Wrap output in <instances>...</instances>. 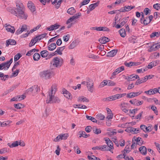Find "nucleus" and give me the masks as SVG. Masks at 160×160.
I'll list each match as a JSON object with an SVG mask.
<instances>
[{"mask_svg":"<svg viewBox=\"0 0 160 160\" xmlns=\"http://www.w3.org/2000/svg\"><path fill=\"white\" fill-rule=\"evenodd\" d=\"M86 117L87 119L92 121L93 122H97V120L94 117L91 116H89L88 115H86Z\"/></svg>","mask_w":160,"mask_h":160,"instance_id":"42","label":"nucleus"},{"mask_svg":"<svg viewBox=\"0 0 160 160\" xmlns=\"http://www.w3.org/2000/svg\"><path fill=\"white\" fill-rule=\"evenodd\" d=\"M8 11L11 14L15 15L18 18L26 19L28 16L25 14L24 9H15L11 7H9L7 9Z\"/></svg>","mask_w":160,"mask_h":160,"instance_id":"2","label":"nucleus"},{"mask_svg":"<svg viewBox=\"0 0 160 160\" xmlns=\"http://www.w3.org/2000/svg\"><path fill=\"white\" fill-rule=\"evenodd\" d=\"M39 91V87L37 85H34L27 90V92H31L33 96L35 95Z\"/></svg>","mask_w":160,"mask_h":160,"instance_id":"4","label":"nucleus"},{"mask_svg":"<svg viewBox=\"0 0 160 160\" xmlns=\"http://www.w3.org/2000/svg\"><path fill=\"white\" fill-rule=\"evenodd\" d=\"M92 130L93 132L96 134H98L101 133V132L100 129H98L96 127H93Z\"/></svg>","mask_w":160,"mask_h":160,"instance_id":"35","label":"nucleus"},{"mask_svg":"<svg viewBox=\"0 0 160 160\" xmlns=\"http://www.w3.org/2000/svg\"><path fill=\"white\" fill-rule=\"evenodd\" d=\"M89 3L87 0H84L82 2L80 6V8H81L82 6L87 4Z\"/></svg>","mask_w":160,"mask_h":160,"instance_id":"60","label":"nucleus"},{"mask_svg":"<svg viewBox=\"0 0 160 160\" xmlns=\"http://www.w3.org/2000/svg\"><path fill=\"white\" fill-rule=\"evenodd\" d=\"M108 82L107 80H104L100 83V84L98 86V88H101L104 87V86L107 85Z\"/></svg>","mask_w":160,"mask_h":160,"instance_id":"41","label":"nucleus"},{"mask_svg":"<svg viewBox=\"0 0 160 160\" xmlns=\"http://www.w3.org/2000/svg\"><path fill=\"white\" fill-rule=\"evenodd\" d=\"M92 127L91 126H88L86 127L85 128V131L87 132H91Z\"/></svg>","mask_w":160,"mask_h":160,"instance_id":"62","label":"nucleus"},{"mask_svg":"<svg viewBox=\"0 0 160 160\" xmlns=\"http://www.w3.org/2000/svg\"><path fill=\"white\" fill-rule=\"evenodd\" d=\"M99 1H98L96 3L90 4L89 6V11H91L97 7L99 4Z\"/></svg>","mask_w":160,"mask_h":160,"instance_id":"18","label":"nucleus"},{"mask_svg":"<svg viewBox=\"0 0 160 160\" xmlns=\"http://www.w3.org/2000/svg\"><path fill=\"white\" fill-rule=\"evenodd\" d=\"M81 15V14L80 12H78L75 14L72 17L73 19H78L79 17Z\"/></svg>","mask_w":160,"mask_h":160,"instance_id":"49","label":"nucleus"},{"mask_svg":"<svg viewBox=\"0 0 160 160\" xmlns=\"http://www.w3.org/2000/svg\"><path fill=\"white\" fill-rule=\"evenodd\" d=\"M16 41L14 39H9L6 41V46L8 47L10 45H14L16 44Z\"/></svg>","mask_w":160,"mask_h":160,"instance_id":"12","label":"nucleus"},{"mask_svg":"<svg viewBox=\"0 0 160 160\" xmlns=\"http://www.w3.org/2000/svg\"><path fill=\"white\" fill-rule=\"evenodd\" d=\"M16 8L14 9H25L22 3H19L18 1H17L16 2Z\"/></svg>","mask_w":160,"mask_h":160,"instance_id":"21","label":"nucleus"},{"mask_svg":"<svg viewBox=\"0 0 160 160\" xmlns=\"http://www.w3.org/2000/svg\"><path fill=\"white\" fill-rule=\"evenodd\" d=\"M126 95V93H124L122 94H118L114 95L111 96L112 97V100H115L117 99L123 97Z\"/></svg>","mask_w":160,"mask_h":160,"instance_id":"14","label":"nucleus"},{"mask_svg":"<svg viewBox=\"0 0 160 160\" xmlns=\"http://www.w3.org/2000/svg\"><path fill=\"white\" fill-rule=\"evenodd\" d=\"M22 31V32L23 31H25V30L27 29V26L26 25L24 24L23 25L21 28H20Z\"/></svg>","mask_w":160,"mask_h":160,"instance_id":"63","label":"nucleus"},{"mask_svg":"<svg viewBox=\"0 0 160 160\" xmlns=\"http://www.w3.org/2000/svg\"><path fill=\"white\" fill-rule=\"evenodd\" d=\"M78 101L79 102H89V100L86 97H84L83 96H81L78 97Z\"/></svg>","mask_w":160,"mask_h":160,"instance_id":"24","label":"nucleus"},{"mask_svg":"<svg viewBox=\"0 0 160 160\" xmlns=\"http://www.w3.org/2000/svg\"><path fill=\"white\" fill-rule=\"evenodd\" d=\"M138 100L136 99H133L132 100H130L129 101V102L132 104H133L134 105H138Z\"/></svg>","mask_w":160,"mask_h":160,"instance_id":"48","label":"nucleus"},{"mask_svg":"<svg viewBox=\"0 0 160 160\" xmlns=\"http://www.w3.org/2000/svg\"><path fill=\"white\" fill-rule=\"evenodd\" d=\"M134 97V92H131L127 94V98H132Z\"/></svg>","mask_w":160,"mask_h":160,"instance_id":"45","label":"nucleus"},{"mask_svg":"<svg viewBox=\"0 0 160 160\" xmlns=\"http://www.w3.org/2000/svg\"><path fill=\"white\" fill-rule=\"evenodd\" d=\"M6 30L7 31L10 32L12 33H13L15 31V28L13 26H11L10 24L7 25V24H5Z\"/></svg>","mask_w":160,"mask_h":160,"instance_id":"9","label":"nucleus"},{"mask_svg":"<svg viewBox=\"0 0 160 160\" xmlns=\"http://www.w3.org/2000/svg\"><path fill=\"white\" fill-rule=\"evenodd\" d=\"M149 19L148 17H146L143 19L142 21V24H143L144 25H147L148 24H149L150 22H148Z\"/></svg>","mask_w":160,"mask_h":160,"instance_id":"39","label":"nucleus"},{"mask_svg":"<svg viewBox=\"0 0 160 160\" xmlns=\"http://www.w3.org/2000/svg\"><path fill=\"white\" fill-rule=\"evenodd\" d=\"M108 147L106 145H102L101 146H96L92 148V149L93 150L96 149L99 150L103 151H110V148H107Z\"/></svg>","mask_w":160,"mask_h":160,"instance_id":"7","label":"nucleus"},{"mask_svg":"<svg viewBox=\"0 0 160 160\" xmlns=\"http://www.w3.org/2000/svg\"><path fill=\"white\" fill-rule=\"evenodd\" d=\"M160 35V32H152L150 35L151 38L154 37L155 36L157 37H159Z\"/></svg>","mask_w":160,"mask_h":160,"instance_id":"40","label":"nucleus"},{"mask_svg":"<svg viewBox=\"0 0 160 160\" xmlns=\"http://www.w3.org/2000/svg\"><path fill=\"white\" fill-rule=\"evenodd\" d=\"M6 65L5 62H3L0 64V70H2L3 69H4V70H5L6 69Z\"/></svg>","mask_w":160,"mask_h":160,"instance_id":"54","label":"nucleus"},{"mask_svg":"<svg viewBox=\"0 0 160 160\" xmlns=\"http://www.w3.org/2000/svg\"><path fill=\"white\" fill-rule=\"evenodd\" d=\"M28 7L31 11L34 12L35 11V8L34 4L31 1H29L28 4Z\"/></svg>","mask_w":160,"mask_h":160,"instance_id":"15","label":"nucleus"},{"mask_svg":"<svg viewBox=\"0 0 160 160\" xmlns=\"http://www.w3.org/2000/svg\"><path fill=\"white\" fill-rule=\"evenodd\" d=\"M8 145L11 148L16 147L18 145V141H14L11 144H10L9 143H8Z\"/></svg>","mask_w":160,"mask_h":160,"instance_id":"29","label":"nucleus"},{"mask_svg":"<svg viewBox=\"0 0 160 160\" xmlns=\"http://www.w3.org/2000/svg\"><path fill=\"white\" fill-rule=\"evenodd\" d=\"M13 58H11L9 61H7L6 62H5V63L6 65V70H8L10 66V65L12 62Z\"/></svg>","mask_w":160,"mask_h":160,"instance_id":"34","label":"nucleus"},{"mask_svg":"<svg viewBox=\"0 0 160 160\" xmlns=\"http://www.w3.org/2000/svg\"><path fill=\"white\" fill-rule=\"evenodd\" d=\"M108 147L110 149H114V148L113 147V143L112 142V141H110L107 144Z\"/></svg>","mask_w":160,"mask_h":160,"instance_id":"55","label":"nucleus"},{"mask_svg":"<svg viewBox=\"0 0 160 160\" xmlns=\"http://www.w3.org/2000/svg\"><path fill=\"white\" fill-rule=\"evenodd\" d=\"M124 70V67L123 66H122L121 67L118 68L112 73V77H113V76L116 75L118 73Z\"/></svg>","mask_w":160,"mask_h":160,"instance_id":"16","label":"nucleus"},{"mask_svg":"<svg viewBox=\"0 0 160 160\" xmlns=\"http://www.w3.org/2000/svg\"><path fill=\"white\" fill-rule=\"evenodd\" d=\"M57 46L55 43H52L48 47V50L50 51H53L56 48Z\"/></svg>","mask_w":160,"mask_h":160,"instance_id":"30","label":"nucleus"},{"mask_svg":"<svg viewBox=\"0 0 160 160\" xmlns=\"http://www.w3.org/2000/svg\"><path fill=\"white\" fill-rule=\"evenodd\" d=\"M12 122L11 121H8L2 122L0 121V126L2 127L6 126L11 123Z\"/></svg>","mask_w":160,"mask_h":160,"instance_id":"27","label":"nucleus"},{"mask_svg":"<svg viewBox=\"0 0 160 160\" xmlns=\"http://www.w3.org/2000/svg\"><path fill=\"white\" fill-rule=\"evenodd\" d=\"M63 94H64V96L68 99H71L72 98L71 94L65 89L63 90Z\"/></svg>","mask_w":160,"mask_h":160,"instance_id":"13","label":"nucleus"},{"mask_svg":"<svg viewBox=\"0 0 160 160\" xmlns=\"http://www.w3.org/2000/svg\"><path fill=\"white\" fill-rule=\"evenodd\" d=\"M134 62H130L128 63L127 62H125V65L127 67H130L133 65Z\"/></svg>","mask_w":160,"mask_h":160,"instance_id":"59","label":"nucleus"},{"mask_svg":"<svg viewBox=\"0 0 160 160\" xmlns=\"http://www.w3.org/2000/svg\"><path fill=\"white\" fill-rule=\"evenodd\" d=\"M79 134L80 135L79 138L83 137L84 138H87L90 136V134H87L85 131H82L79 132Z\"/></svg>","mask_w":160,"mask_h":160,"instance_id":"23","label":"nucleus"},{"mask_svg":"<svg viewBox=\"0 0 160 160\" xmlns=\"http://www.w3.org/2000/svg\"><path fill=\"white\" fill-rule=\"evenodd\" d=\"M54 71L51 69L43 71L40 72L39 73L40 78L46 80L51 78L52 76H54Z\"/></svg>","mask_w":160,"mask_h":160,"instance_id":"3","label":"nucleus"},{"mask_svg":"<svg viewBox=\"0 0 160 160\" xmlns=\"http://www.w3.org/2000/svg\"><path fill=\"white\" fill-rule=\"evenodd\" d=\"M54 66H55L56 67H60L62 64V62H61V60L58 57H55L53 59L52 62H51Z\"/></svg>","mask_w":160,"mask_h":160,"instance_id":"5","label":"nucleus"},{"mask_svg":"<svg viewBox=\"0 0 160 160\" xmlns=\"http://www.w3.org/2000/svg\"><path fill=\"white\" fill-rule=\"evenodd\" d=\"M151 109L154 112L155 114L158 115V111L157 110V108L155 106H152L151 107Z\"/></svg>","mask_w":160,"mask_h":160,"instance_id":"56","label":"nucleus"},{"mask_svg":"<svg viewBox=\"0 0 160 160\" xmlns=\"http://www.w3.org/2000/svg\"><path fill=\"white\" fill-rule=\"evenodd\" d=\"M158 49V47L155 44V45H153L150 47V49L148 50V51L149 52L154 51H156Z\"/></svg>","mask_w":160,"mask_h":160,"instance_id":"33","label":"nucleus"},{"mask_svg":"<svg viewBox=\"0 0 160 160\" xmlns=\"http://www.w3.org/2000/svg\"><path fill=\"white\" fill-rule=\"evenodd\" d=\"M62 0H58V1H57V3L55 5V8L56 9H58L60 7Z\"/></svg>","mask_w":160,"mask_h":160,"instance_id":"47","label":"nucleus"},{"mask_svg":"<svg viewBox=\"0 0 160 160\" xmlns=\"http://www.w3.org/2000/svg\"><path fill=\"white\" fill-rule=\"evenodd\" d=\"M51 88V90L48 92V96L46 100V103H59L61 101L60 99L58 97H54V95L57 90L56 85H53Z\"/></svg>","mask_w":160,"mask_h":160,"instance_id":"1","label":"nucleus"},{"mask_svg":"<svg viewBox=\"0 0 160 160\" xmlns=\"http://www.w3.org/2000/svg\"><path fill=\"white\" fill-rule=\"evenodd\" d=\"M77 45V42L76 41H73L69 46L68 48L71 49H72L76 47Z\"/></svg>","mask_w":160,"mask_h":160,"instance_id":"32","label":"nucleus"},{"mask_svg":"<svg viewBox=\"0 0 160 160\" xmlns=\"http://www.w3.org/2000/svg\"><path fill=\"white\" fill-rule=\"evenodd\" d=\"M40 54L42 57L45 58L48 55L49 52L47 51L43 50L41 52Z\"/></svg>","mask_w":160,"mask_h":160,"instance_id":"31","label":"nucleus"},{"mask_svg":"<svg viewBox=\"0 0 160 160\" xmlns=\"http://www.w3.org/2000/svg\"><path fill=\"white\" fill-rule=\"evenodd\" d=\"M20 98V97L19 96H17L16 97H14L12 98L11 100L10 101L11 102H13V101H18Z\"/></svg>","mask_w":160,"mask_h":160,"instance_id":"53","label":"nucleus"},{"mask_svg":"<svg viewBox=\"0 0 160 160\" xmlns=\"http://www.w3.org/2000/svg\"><path fill=\"white\" fill-rule=\"evenodd\" d=\"M40 58V55L39 54L36 52L34 53L33 56V59L35 61H38Z\"/></svg>","mask_w":160,"mask_h":160,"instance_id":"36","label":"nucleus"},{"mask_svg":"<svg viewBox=\"0 0 160 160\" xmlns=\"http://www.w3.org/2000/svg\"><path fill=\"white\" fill-rule=\"evenodd\" d=\"M124 8H125V9H126V11L128 12L134 8H135V6H126L124 7Z\"/></svg>","mask_w":160,"mask_h":160,"instance_id":"43","label":"nucleus"},{"mask_svg":"<svg viewBox=\"0 0 160 160\" xmlns=\"http://www.w3.org/2000/svg\"><path fill=\"white\" fill-rule=\"evenodd\" d=\"M143 113V111L141 112L138 115H137L135 117V118L140 119H141V118Z\"/></svg>","mask_w":160,"mask_h":160,"instance_id":"61","label":"nucleus"},{"mask_svg":"<svg viewBox=\"0 0 160 160\" xmlns=\"http://www.w3.org/2000/svg\"><path fill=\"white\" fill-rule=\"evenodd\" d=\"M22 55L20 53H18L16 55L14 58V61H16L19 60L20 58L22 57Z\"/></svg>","mask_w":160,"mask_h":160,"instance_id":"44","label":"nucleus"},{"mask_svg":"<svg viewBox=\"0 0 160 160\" xmlns=\"http://www.w3.org/2000/svg\"><path fill=\"white\" fill-rule=\"evenodd\" d=\"M153 8L154 9L158 10L160 8V4L159 3H156L153 5Z\"/></svg>","mask_w":160,"mask_h":160,"instance_id":"52","label":"nucleus"},{"mask_svg":"<svg viewBox=\"0 0 160 160\" xmlns=\"http://www.w3.org/2000/svg\"><path fill=\"white\" fill-rule=\"evenodd\" d=\"M68 137V133H62L58 136L56 138H55L54 141L55 142H58L60 139L66 140Z\"/></svg>","mask_w":160,"mask_h":160,"instance_id":"6","label":"nucleus"},{"mask_svg":"<svg viewBox=\"0 0 160 160\" xmlns=\"http://www.w3.org/2000/svg\"><path fill=\"white\" fill-rule=\"evenodd\" d=\"M92 28L95 30L98 31H110V29L106 27H95Z\"/></svg>","mask_w":160,"mask_h":160,"instance_id":"8","label":"nucleus"},{"mask_svg":"<svg viewBox=\"0 0 160 160\" xmlns=\"http://www.w3.org/2000/svg\"><path fill=\"white\" fill-rule=\"evenodd\" d=\"M128 81H132L135 80V76H134V74H133L131 75H129L128 77Z\"/></svg>","mask_w":160,"mask_h":160,"instance_id":"46","label":"nucleus"},{"mask_svg":"<svg viewBox=\"0 0 160 160\" xmlns=\"http://www.w3.org/2000/svg\"><path fill=\"white\" fill-rule=\"evenodd\" d=\"M110 39L108 38L105 37H103L100 38L99 40V42L102 44H105L107 42H109Z\"/></svg>","mask_w":160,"mask_h":160,"instance_id":"17","label":"nucleus"},{"mask_svg":"<svg viewBox=\"0 0 160 160\" xmlns=\"http://www.w3.org/2000/svg\"><path fill=\"white\" fill-rule=\"evenodd\" d=\"M119 32L121 37L124 38L125 37L126 31L125 29L123 28L119 30Z\"/></svg>","mask_w":160,"mask_h":160,"instance_id":"26","label":"nucleus"},{"mask_svg":"<svg viewBox=\"0 0 160 160\" xmlns=\"http://www.w3.org/2000/svg\"><path fill=\"white\" fill-rule=\"evenodd\" d=\"M118 52L117 49H113L108 52L107 54L108 57H112L115 56Z\"/></svg>","mask_w":160,"mask_h":160,"instance_id":"11","label":"nucleus"},{"mask_svg":"<svg viewBox=\"0 0 160 160\" xmlns=\"http://www.w3.org/2000/svg\"><path fill=\"white\" fill-rule=\"evenodd\" d=\"M129 132H134V134H137L139 132L140 129L139 128L137 129L132 127H129Z\"/></svg>","mask_w":160,"mask_h":160,"instance_id":"28","label":"nucleus"},{"mask_svg":"<svg viewBox=\"0 0 160 160\" xmlns=\"http://www.w3.org/2000/svg\"><path fill=\"white\" fill-rule=\"evenodd\" d=\"M70 38V36L69 34H68L67 35L64 36L63 37V40L65 42H67L69 39Z\"/></svg>","mask_w":160,"mask_h":160,"instance_id":"58","label":"nucleus"},{"mask_svg":"<svg viewBox=\"0 0 160 160\" xmlns=\"http://www.w3.org/2000/svg\"><path fill=\"white\" fill-rule=\"evenodd\" d=\"M107 85L108 86H114L116 85V83L114 82L108 81V82Z\"/></svg>","mask_w":160,"mask_h":160,"instance_id":"57","label":"nucleus"},{"mask_svg":"<svg viewBox=\"0 0 160 160\" xmlns=\"http://www.w3.org/2000/svg\"><path fill=\"white\" fill-rule=\"evenodd\" d=\"M47 34V33H43L36 36L34 38V39H35V41H36V42H37L38 40H40L41 39H43L46 36Z\"/></svg>","mask_w":160,"mask_h":160,"instance_id":"20","label":"nucleus"},{"mask_svg":"<svg viewBox=\"0 0 160 160\" xmlns=\"http://www.w3.org/2000/svg\"><path fill=\"white\" fill-rule=\"evenodd\" d=\"M96 116L100 120H103L105 118L104 115L102 114L101 113H98L97 114Z\"/></svg>","mask_w":160,"mask_h":160,"instance_id":"50","label":"nucleus"},{"mask_svg":"<svg viewBox=\"0 0 160 160\" xmlns=\"http://www.w3.org/2000/svg\"><path fill=\"white\" fill-rule=\"evenodd\" d=\"M151 11L148 8H145L143 11V12L146 15H147Z\"/></svg>","mask_w":160,"mask_h":160,"instance_id":"64","label":"nucleus"},{"mask_svg":"<svg viewBox=\"0 0 160 160\" xmlns=\"http://www.w3.org/2000/svg\"><path fill=\"white\" fill-rule=\"evenodd\" d=\"M128 18L129 17H125L121 20L122 21L120 23V25L122 27L123 26L126 22H127Z\"/></svg>","mask_w":160,"mask_h":160,"instance_id":"38","label":"nucleus"},{"mask_svg":"<svg viewBox=\"0 0 160 160\" xmlns=\"http://www.w3.org/2000/svg\"><path fill=\"white\" fill-rule=\"evenodd\" d=\"M66 46H63L62 47H59L57 48V50L55 51V53L57 54L62 55V52L65 48Z\"/></svg>","mask_w":160,"mask_h":160,"instance_id":"19","label":"nucleus"},{"mask_svg":"<svg viewBox=\"0 0 160 160\" xmlns=\"http://www.w3.org/2000/svg\"><path fill=\"white\" fill-rule=\"evenodd\" d=\"M139 151L143 155H145L147 154V148L145 146H142L139 148Z\"/></svg>","mask_w":160,"mask_h":160,"instance_id":"22","label":"nucleus"},{"mask_svg":"<svg viewBox=\"0 0 160 160\" xmlns=\"http://www.w3.org/2000/svg\"><path fill=\"white\" fill-rule=\"evenodd\" d=\"M76 12V10L73 7L70 8L67 11V12L71 15H73Z\"/></svg>","mask_w":160,"mask_h":160,"instance_id":"25","label":"nucleus"},{"mask_svg":"<svg viewBox=\"0 0 160 160\" xmlns=\"http://www.w3.org/2000/svg\"><path fill=\"white\" fill-rule=\"evenodd\" d=\"M133 140H134L136 142V144H138L139 146H141L143 143L144 142L141 138H136L135 136H134L133 138Z\"/></svg>","mask_w":160,"mask_h":160,"instance_id":"10","label":"nucleus"},{"mask_svg":"<svg viewBox=\"0 0 160 160\" xmlns=\"http://www.w3.org/2000/svg\"><path fill=\"white\" fill-rule=\"evenodd\" d=\"M130 150H129V147L128 146H126L125 149L123 150V151H122V152L126 154V153H128L129 152H130Z\"/></svg>","mask_w":160,"mask_h":160,"instance_id":"51","label":"nucleus"},{"mask_svg":"<svg viewBox=\"0 0 160 160\" xmlns=\"http://www.w3.org/2000/svg\"><path fill=\"white\" fill-rule=\"evenodd\" d=\"M14 106L15 108L18 109L22 108L24 107V106L23 104H22L21 103L14 104Z\"/></svg>","mask_w":160,"mask_h":160,"instance_id":"37","label":"nucleus"}]
</instances>
